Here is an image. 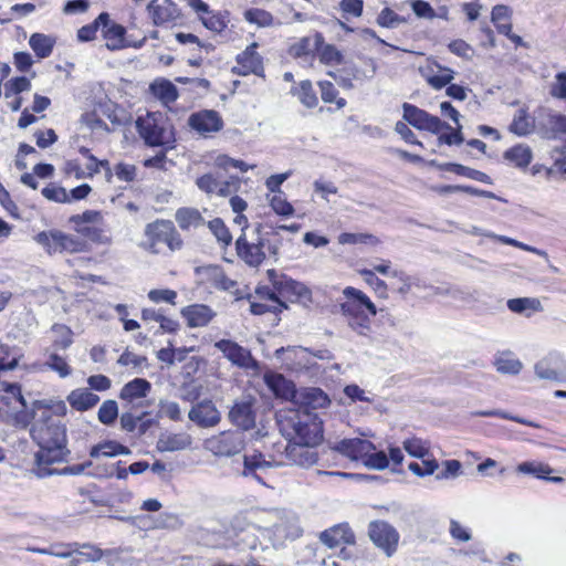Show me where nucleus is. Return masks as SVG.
<instances>
[{"instance_id": "obj_1", "label": "nucleus", "mask_w": 566, "mask_h": 566, "mask_svg": "<svg viewBox=\"0 0 566 566\" xmlns=\"http://www.w3.org/2000/svg\"><path fill=\"white\" fill-rule=\"evenodd\" d=\"M65 415L66 406L62 400H41L34 405L30 433L40 448L35 453V474L39 478L71 473L66 461V428L62 422Z\"/></svg>"}, {"instance_id": "obj_29", "label": "nucleus", "mask_w": 566, "mask_h": 566, "mask_svg": "<svg viewBox=\"0 0 566 566\" xmlns=\"http://www.w3.org/2000/svg\"><path fill=\"white\" fill-rule=\"evenodd\" d=\"M242 470L238 472L245 478H253L260 483H264L259 472L271 468V462L266 461L261 452L254 451L252 454L243 455Z\"/></svg>"}, {"instance_id": "obj_24", "label": "nucleus", "mask_w": 566, "mask_h": 566, "mask_svg": "<svg viewBox=\"0 0 566 566\" xmlns=\"http://www.w3.org/2000/svg\"><path fill=\"white\" fill-rule=\"evenodd\" d=\"M319 538L322 543L329 548H334L340 544H355V534L346 523L335 525L322 532Z\"/></svg>"}, {"instance_id": "obj_28", "label": "nucleus", "mask_w": 566, "mask_h": 566, "mask_svg": "<svg viewBox=\"0 0 566 566\" xmlns=\"http://www.w3.org/2000/svg\"><path fill=\"white\" fill-rule=\"evenodd\" d=\"M264 382L269 389L277 397L285 400L295 397V386L291 380H287L283 375L268 371L263 376Z\"/></svg>"}, {"instance_id": "obj_13", "label": "nucleus", "mask_w": 566, "mask_h": 566, "mask_svg": "<svg viewBox=\"0 0 566 566\" xmlns=\"http://www.w3.org/2000/svg\"><path fill=\"white\" fill-rule=\"evenodd\" d=\"M368 536L375 546L381 549L387 557H391L397 552L400 535L388 522H370L368 525Z\"/></svg>"}, {"instance_id": "obj_8", "label": "nucleus", "mask_w": 566, "mask_h": 566, "mask_svg": "<svg viewBox=\"0 0 566 566\" xmlns=\"http://www.w3.org/2000/svg\"><path fill=\"white\" fill-rule=\"evenodd\" d=\"M275 357L281 360L283 366L293 373L307 371L316 366L315 358L329 359L331 353L327 349L311 352L302 346L281 347L275 350Z\"/></svg>"}, {"instance_id": "obj_60", "label": "nucleus", "mask_w": 566, "mask_h": 566, "mask_svg": "<svg viewBox=\"0 0 566 566\" xmlns=\"http://www.w3.org/2000/svg\"><path fill=\"white\" fill-rule=\"evenodd\" d=\"M255 293L261 300H269L273 302V313L275 314L287 308V305L279 298L280 295L274 287L273 290L268 286L258 287Z\"/></svg>"}, {"instance_id": "obj_3", "label": "nucleus", "mask_w": 566, "mask_h": 566, "mask_svg": "<svg viewBox=\"0 0 566 566\" xmlns=\"http://www.w3.org/2000/svg\"><path fill=\"white\" fill-rule=\"evenodd\" d=\"M95 97L92 102L93 111L86 112L81 116L78 122V137L81 138H103L104 134L109 132V127L102 119L105 116L116 127L125 126L132 122V115L124 107L117 105L107 98L102 87H94Z\"/></svg>"}, {"instance_id": "obj_49", "label": "nucleus", "mask_w": 566, "mask_h": 566, "mask_svg": "<svg viewBox=\"0 0 566 566\" xmlns=\"http://www.w3.org/2000/svg\"><path fill=\"white\" fill-rule=\"evenodd\" d=\"M118 417V405L113 399L105 400L97 412V419L105 426H111Z\"/></svg>"}, {"instance_id": "obj_57", "label": "nucleus", "mask_w": 566, "mask_h": 566, "mask_svg": "<svg viewBox=\"0 0 566 566\" xmlns=\"http://www.w3.org/2000/svg\"><path fill=\"white\" fill-rule=\"evenodd\" d=\"M319 41H322L321 34H316L314 39L303 38L291 48V52L297 57L308 55L316 49Z\"/></svg>"}, {"instance_id": "obj_56", "label": "nucleus", "mask_w": 566, "mask_h": 566, "mask_svg": "<svg viewBox=\"0 0 566 566\" xmlns=\"http://www.w3.org/2000/svg\"><path fill=\"white\" fill-rule=\"evenodd\" d=\"M533 124L530 122L527 114L524 109H518L514 116L510 130L517 136H525L532 130Z\"/></svg>"}, {"instance_id": "obj_26", "label": "nucleus", "mask_w": 566, "mask_h": 566, "mask_svg": "<svg viewBox=\"0 0 566 566\" xmlns=\"http://www.w3.org/2000/svg\"><path fill=\"white\" fill-rule=\"evenodd\" d=\"M181 315L186 318L187 325L195 328L208 325L216 316V313L208 305L192 304L184 307Z\"/></svg>"}, {"instance_id": "obj_35", "label": "nucleus", "mask_w": 566, "mask_h": 566, "mask_svg": "<svg viewBox=\"0 0 566 566\" xmlns=\"http://www.w3.org/2000/svg\"><path fill=\"white\" fill-rule=\"evenodd\" d=\"M428 164L431 166H436L441 170L451 171L459 176H463V177H467V178H470V179H473V180H476L480 182L491 184V178L486 174H484L480 170H475L470 167L460 165V164H454V163L437 164L436 160H431Z\"/></svg>"}, {"instance_id": "obj_59", "label": "nucleus", "mask_w": 566, "mask_h": 566, "mask_svg": "<svg viewBox=\"0 0 566 566\" xmlns=\"http://www.w3.org/2000/svg\"><path fill=\"white\" fill-rule=\"evenodd\" d=\"M244 18L259 27H269L273 23V15L263 9H249L244 12Z\"/></svg>"}, {"instance_id": "obj_22", "label": "nucleus", "mask_w": 566, "mask_h": 566, "mask_svg": "<svg viewBox=\"0 0 566 566\" xmlns=\"http://www.w3.org/2000/svg\"><path fill=\"white\" fill-rule=\"evenodd\" d=\"M312 447L313 446L290 442L285 448V457L291 464L302 468H310L314 465L318 460L317 452L314 451Z\"/></svg>"}, {"instance_id": "obj_25", "label": "nucleus", "mask_w": 566, "mask_h": 566, "mask_svg": "<svg viewBox=\"0 0 566 566\" xmlns=\"http://www.w3.org/2000/svg\"><path fill=\"white\" fill-rule=\"evenodd\" d=\"M198 272L202 273L206 280L214 289L237 294L238 283L234 280L227 276L221 268L216 265H208L198 269Z\"/></svg>"}, {"instance_id": "obj_21", "label": "nucleus", "mask_w": 566, "mask_h": 566, "mask_svg": "<svg viewBox=\"0 0 566 566\" xmlns=\"http://www.w3.org/2000/svg\"><path fill=\"white\" fill-rule=\"evenodd\" d=\"M34 239L49 254L62 253L71 244V238L57 229L42 231Z\"/></svg>"}, {"instance_id": "obj_17", "label": "nucleus", "mask_w": 566, "mask_h": 566, "mask_svg": "<svg viewBox=\"0 0 566 566\" xmlns=\"http://www.w3.org/2000/svg\"><path fill=\"white\" fill-rule=\"evenodd\" d=\"M534 370L541 379L566 381V363L558 354H549L537 361Z\"/></svg>"}, {"instance_id": "obj_14", "label": "nucleus", "mask_w": 566, "mask_h": 566, "mask_svg": "<svg viewBox=\"0 0 566 566\" xmlns=\"http://www.w3.org/2000/svg\"><path fill=\"white\" fill-rule=\"evenodd\" d=\"M214 347L239 368L253 370L259 368V363L253 358L251 352L231 339H220Z\"/></svg>"}, {"instance_id": "obj_54", "label": "nucleus", "mask_w": 566, "mask_h": 566, "mask_svg": "<svg viewBox=\"0 0 566 566\" xmlns=\"http://www.w3.org/2000/svg\"><path fill=\"white\" fill-rule=\"evenodd\" d=\"M440 112L442 116L451 118L457 124V129H454L450 135L451 140L463 142V137L461 135V125L459 124V112L452 106L450 102H442L440 104Z\"/></svg>"}, {"instance_id": "obj_38", "label": "nucleus", "mask_w": 566, "mask_h": 566, "mask_svg": "<svg viewBox=\"0 0 566 566\" xmlns=\"http://www.w3.org/2000/svg\"><path fill=\"white\" fill-rule=\"evenodd\" d=\"M301 402L305 409H323L329 406L331 399L321 388L311 387L301 392Z\"/></svg>"}, {"instance_id": "obj_9", "label": "nucleus", "mask_w": 566, "mask_h": 566, "mask_svg": "<svg viewBox=\"0 0 566 566\" xmlns=\"http://www.w3.org/2000/svg\"><path fill=\"white\" fill-rule=\"evenodd\" d=\"M73 224L77 233L96 244L112 243V237L99 211L86 210L82 214L73 216Z\"/></svg>"}, {"instance_id": "obj_19", "label": "nucleus", "mask_w": 566, "mask_h": 566, "mask_svg": "<svg viewBox=\"0 0 566 566\" xmlns=\"http://www.w3.org/2000/svg\"><path fill=\"white\" fill-rule=\"evenodd\" d=\"M147 10L155 25L176 22L181 17L180 9L171 0H151Z\"/></svg>"}, {"instance_id": "obj_55", "label": "nucleus", "mask_w": 566, "mask_h": 566, "mask_svg": "<svg viewBox=\"0 0 566 566\" xmlns=\"http://www.w3.org/2000/svg\"><path fill=\"white\" fill-rule=\"evenodd\" d=\"M366 468L371 470H384L389 465V459L384 451H369L363 462Z\"/></svg>"}, {"instance_id": "obj_43", "label": "nucleus", "mask_w": 566, "mask_h": 566, "mask_svg": "<svg viewBox=\"0 0 566 566\" xmlns=\"http://www.w3.org/2000/svg\"><path fill=\"white\" fill-rule=\"evenodd\" d=\"M99 401V397L88 388H78L73 390V409L86 411L94 408Z\"/></svg>"}, {"instance_id": "obj_6", "label": "nucleus", "mask_w": 566, "mask_h": 566, "mask_svg": "<svg viewBox=\"0 0 566 566\" xmlns=\"http://www.w3.org/2000/svg\"><path fill=\"white\" fill-rule=\"evenodd\" d=\"M281 431L290 442L316 446L323 440V422L307 410L290 411L280 420Z\"/></svg>"}, {"instance_id": "obj_42", "label": "nucleus", "mask_w": 566, "mask_h": 566, "mask_svg": "<svg viewBox=\"0 0 566 566\" xmlns=\"http://www.w3.org/2000/svg\"><path fill=\"white\" fill-rule=\"evenodd\" d=\"M151 93L163 103H172L178 98L177 87L168 80L155 81L150 84Z\"/></svg>"}, {"instance_id": "obj_47", "label": "nucleus", "mask_w": 566, "mask_h": 566, "mask_svg": "<svg viewBox=\"0 0 566 566\" xmlns=\"http://www.w3.org/2000/svg\"><path fill=\"white\" fill-rule=\"evenodd\" d=\"M504 158L517 167H525L531 163L532 151L528 147L517 144L505 151Z\"/></svg>"}, {"instance_id": "obj_12", "label": "nucleus", "mask_w": 566, "mask_h": 566, "mask_svg": "<svg viewBox=\"0 0 566 566\" xmlns=\"http://www.w3.org/2000/svg\"><path fill=\"white\" fill-rule=\"evenodd\" d=\"M135 124L144 142H170V127L161 113L148 112L144 116H138Z\"/></svg>"}, {"instance_id": "obj_63", "label": "nucleus", "mask_w": 566, "mask_h": 566, "mask_svg": "<svg viewBox=\"0 0 566 566\" xmlns=\"http://www.w3.org/2000/svg\"><path fill=\"white\" fill-rule=\"evenodd\" d=\"M209 229L217 238V240L226 245L230 244L232 241V235L229 229L226 227L224 222L220 218H216L209 221Z\"/></svg>"}, {"instance_id": "obj_48", "label": "nucleus", "mask_w": 566, "mask_h": 566, "mask_svg": "<svg viewBox=\"0 0 566 566\" xmlns=\"http://www.w3.org/2000/svg\"><path fill=\"white\" fill-rule=\"evenodd\" d=\"M516 471L523 474H531L537 479H547V475L553 472V469L543 462L525 461L516 467Z\"/></svg>"}, {"instance_id": "obj_18", "label": "nucleus", "mask_w": 566, "mask_h": 566, "mask_svg": "<svg viewBox=\"0 0 566 566\" xmlns=\"http://www.w3.org/2000/svg\"><path fill=\"white\" fill-rule=\"evenodd\" d=\"M534 122L537 127L552 137L566 135V115L549 108H539Z\"/></svg>"}, {"instance_id": "obj_44", "label": "nucleus", "mask_w": 566, "mask_h": 566, "mask_svg": "<svg viewBox=\"0 0 566 566\" xmlns=\"http://www.w3.org/2000/svg\"><path fill=\"white\" fill-rule=\"evenodd\" d=\"M175 218L182 230L197 228L203 223L201 213L195 208H180L176 211Z\"/></svg>"}, {"instance_id": "obj_36", "label": "nucleus", "mask_w": 566, "mask_h": 566, "mask_svg": "<svg viewBox=\"0 0 566 566\" xmlns=\"http://www.w3.org/2000/svg\"><path fill=\"white\" fill-rule=\"evenodd\" d=\"M493 365L500 374L504 375H517L523 368L522 361L510 350L497 353Z\"/></svg>"}, {"instance_id": "obj_10", "label": "nucleus", "mask_w": 566, "mask_h": 566, "mask_svg": "<svg viewBox=\"0 0 566 566\" xmlns=\"http://www.w3.org/2000/svg\"><path fill=\"white\" fill-rule=\"evenodd\" d=\"M403 119L413 127L422 130H428L434 134H440L438 142H452L451 136L444 134L451 127L442 122L438 116L431 115L424 109H421L412 104L405 103Z\"/></svg>"}, {"instance_id": "obj_40", "label": "nucleus", "mask_w": 566, "mask_h": 566, "mask_svg": "<svg viewBox=\"0 0 566 566\" xmlns=\"http://www.w3.org/2000/svg\"><path fill=\"white\" fill-rule=\"evenodd\" d=\"M132 451L128 447L120 444L117 441L114 440H107L102 443H98L97 446H94L91 451L90 455L92 458H97L99 455L104 457H115L119 454L128 455Z\"/></svg>"}, {"instance_id": "obj_58", "label": "nucleus", "mask_w": 566, "mask_h": 566, "mask_svg": "<svg viewBox=\"0 0 566 566\" xmlns=\"http://www.w3.org/2000/svg\"><path fill=\"white\" fill-rule=\"evenodd\" d=\"M273 211L283 217H290L294 213L293 206L286 200L283 193H275L269 198Z\"/></svg>"}, {"instance_id": "obj_2", "label": "nucleus", "mask_w": 566, "mask_h": 566, "mask_svg": "<svg viewBox=\"0 0 566 566\" xmlns=\"http://www.w3.org/2000/svg\"><path fill=\"white\" fill-rule=\"evenodd\" d=\"M250 528L254 538L244 539L251 549L259 546L264 549L263 541L271 543L275 548L284 545L286 541H294L302 536L303 528L298 515L286 509H258L250 513Z\"/></svg>"}, {"instance_id": "obj_11", "label": "nucleus", "mask_w": 566, "mask_h": 566, "mask_svg": "<svg viewBox=\"0 0 566 566\" xmlns=\"http://www.w3.org/2000/svg\"><path fill=\"white\" fill-rule=\"evenodd\" d=\"M268 276L281 297L290 302H297L308 306L312 300V291L304 283L295 281L284 274H277L275 270H268Z\"/></svg>"}, {"instance_id": "obj_39", "label": "nucleus", "mask_w": 566, "mask_h": 566, "mask_svg": "<svg viewBox=\"0 0 566 566\" xmlns=\"http://www.w3.org/2000/svg\"><path fill=\"white\" fill-rule=\"evenodd\" d=\"M55 39L44 33H33L29 39V45L38 59H45L52 54Z\"/></svg>"}, {"instance_id": "obj_20", "label": "nucleus", "mask_w": 566, "mask_h": 566, "mask_svg": "<svg viewBox=\"0 0 566 566\" xmlns=\"http://www.w3.org/2000/svg\"><path fill=\"white\" fill-rule=\"evenodd\" d=\"M189 419L201 428L214 427L220 422V412L211 400H203L195 405L189 413Z\"/></svg>"}, {"instance_id": "obj_31", "label": "nucleus", "mask_w": 566, "mask_h": 566, "mask_svg": "<svg viewBox=\"0 0 566 566\" xmlns=\"http://www.w3.org/2000/svg\"><path fill=\"white\" fill-rule=\"evenodd\" d=\"M229 418L242 430H249L255 423L252 405L249 401L235 402L229 412Z\"/></svg>"}, {"instance_id": "obj_7", "label": "nucleus", "mask_w": 566, "mask_h": 566, "mask_svg": "<svg viewBox=\"0 0 566 566\" xmlns=\"http://www.w3.org/2000/svg\"><path fill=\"white\" fill-rule=\"evenodd\" d=\"M145 241L140 247L153 254L161 252L160 247L167 245L170 251L180 250L182 240L170 220H156L146 224L144 230Z\"/></svg>"}, {"instance_id": "obj_27", "label": "nucleus", "mask_w": 566, "mask_h": 566, "mask_svg": "<svg viewBox=\"0 0 566 566\" xmlns=\"http://www.w3.org/2000/svg\"><path fill=\"white\" fill-rule=\"evenodd\" d=\"M237 64L233 71L239 75L259 74L263 70L261 57L255 51V44L248 46L237 56Z\"/></svg>"}, {"instance_id": "obj_53", "label": "nucleus", "mask_w": 566, "mask_h": 566, "mask_svg": "<svg viewBox=\"0 0 566 566\" xmlns=\"http://www.w3.org/2000/svg\"><path fill=\"white\" fill-rule=\"evenodd\" d=\"M31 88V82L25 76H17L4 84V97L10 98Z\"/></svg>"}, {"instance_id": "obj_32", "label": "nucleus", "mask_w": 566, "mask_h": 566, "mask_svg": "<svg viewBox=\"0 0 566 566\" xmlns=\"http://www.w3.org/2000/svg\"><path fill=\"white\" fill-rule=\"evenodd\" d=\"M70 343L71 338L69 335L61 340H55L53 344L52 353L50 354L48 361L44 364L52 370L56 371L60 377H66L69 375V365L65 360V357L59 354V350H65Z\"/></svg>"}, {"instance_id": "obj_50", "label": "nucleus", "mask_w": 566, "mask_h": 566, "mask_svg": "<svg viewBox=\"0 0 566 566\" xmlns=\"http://www.w3.org/2000/svg\"><path fill=\"white\" fill-rule=\"evenodd\" d=\"M403 449L413 458L423 459L430 450L428 441L412 437L403 441Z\"/></svg>"}, {"instance_id": "obj_5", "label": "nucleus", "mask_w": 566, "mask_h": 566, "mask_svg": "<svg viewBox=\"0 0 566 566\" xmlns=\"http://www.w3.org/2000/svg\"><path fill=\"white\" fill-rule=\"evenodd\" d=\"M261 230L262 224L258 223L250 234L242 232L235 241L238 256L250 268H259L265 261V249L274 261L279 260L281 238L270 240Z\"/></svg>"}, {"instance_id": "obj_51", "label": "nucleus", "mask_w": 566, "mask_h": 566, "mask_svg": "<svg viewBox=\"0 0 566 566\" xmlns=\"http://www.w3.org/2000/svg\"><path fill=\"white\" fill-rule=\"evenodd\" d=\"M107 23H108V13L103 12L97 17V19L94 22L82 27L77 31V39L82 42L90 41V40L94 39V36L98 30V27L101 24L103 27H106Z\"/></svg>"}, {"instance_id": "obj_33", "label": "nucleus", "mask_w": 566, "mask_h": 566, "mask_svg": "<svg viewBox=\"0 0 566 566\" xmlns=\"http://www.w3.org/2000/svg\"><path fill=\"white\" fill-rule=\"evenodd\" d=\"M151 391V384L145 378H135L125 384L119 392V398L128 402L145 398Z\"/></svg>"}, {"instance_id": "obj_45", "label": "nucleus", "mask_w": 566, "mask_h": 566, "mask_svg": "<svg viewBox=\"0 0 566 566\" xmlns=\"http://www.w3.org/2000/svg\"><path fill=\"white\" fill-rule=\"evenodd\" d=\"M124 35L125 28L119 24L111 23L108 21L106 27H103V36L106 40V48L109 50H118L123 48Z\"/></svg>"}, {"instance_id": "obj_37", "label": "nucleus", "mask_w": 566, "mask_h": 566, "mask_svg": "<svg viewBox=\"0 0 566 566\" xmlns=\"http://www.w3.org/2000/svg\"><path fill=\"white\" fill-rule=\"evenodd\" d=\"M507 308L516 314H523L530 317L533 313L542 312L543 305L536 297H516L510 298L506 303Z\"/></svg>"}, {"instance_id": "obj_41", "label": "nucleus", "mask_w": 566, "mask_h": 566, "mask_svg": "<svg viewBox=\"0 0 566 566\" xmlns=\"http://www.w3.org/2000/svg\"><path fill=\"white\" fill-rule=\"evenodd\" d=\"M103 553L99 548L90 544H73V566L81 563L99 560Z\"/></svg>"}, {"instance_id": "obj_30", "label": "nucleus", "mask_w": 566, "mask_h": 566, "mask_svg": "<svg viewBox=\"0 0 566 566\" xmlns=\"http://www.w3.org/2000/svg\"><path fill=\"white\" fill-rule=\"evenodd\" d=\"M192 443V438L186 432L161 434L157 441V449L163 452L185 450Z\"/></svg>"}, {"instance_id": "obj_15", "label": "nucleus", "mask_w": 566, "mask_h": 566, "mask_svg": "<svg viewBox=\"0 0 566 566\" xmlns=\"http://www.w3.org/2000/svg\"><path fill=\"white\" fill-rule=\"evenodd\" d=\"M209 449L220 457H232L244 448V434L241 431H226L209 440Z\"/></svg>"}, {"instance_id": "obj_61", "label": "nucleus", "mask_w": 566, "mask_h": 566, "mask_svg": "<svg viewBox=\"0 0 566 566\" xmlns=\"http://www.w3.org/2000/svg\"><path fill=\"white\" fill-rule=\"evenodd\" d=\"M376 21L377 24L382 28L394 29L397 28L399 24L403 23L405 19L397 14L390 8H385L380 11Z\"/></svg>"}, {"instance_id": "obj_64", "label": "nucleus", "mask_w": 566, "mask_h": 566, "mask_svg": "<svg viewBox=\"0 0 566 566\" xmlns=\"http://www.w3.org/2000/svg\"><path fill=\"white\" fill-rule=\"evenodd\" d=\"M551 156L554 161L555 170L566 175V144H562L560 146L555 147L552 150Z\"/></svg>"}, {"instance_id": "obj_16", "label": "nucleus", "mask_w": 566, "mask_h": 566, "mask_svg": "<svg viewBox=\"0 0 566 566\" xmlns=\"http://www.w3.org/2000/svg\"><path fill=\"white\" fill-rule=\"evenodd\" d=\"M331 449L352 461L363 462L365 455H367V452L375 451L376 447L373 442L366 439L348 438L335 442Z\"/></svg>"}, {"instance_id": "obj_34", "label": "nucleus", "mask_w": 566, "mask_h": 566, "mask_svg": "<svg viewBox=\"0 0 566 566\" xmlns=\"http://www.w3.org/2000/svg\"><path fill=\"white\" fill-rule=\"evenodd\" d=\"M85 163H80L78 159L73 161V175L76 178H85L92 177L95 172L98 171L99 167L106 168V177L109 180L111 178V169L108 167V161L101 160L98 161L94 156H84Z\"/></svg>"}, {"instance_id": "obj_52", "label": "nucleus", "mask_w": 566, "mask_h": 566, "mask_svg": "<svg viewBox=\"0 0 566 566\" xmlns=\"http://www.w3.org/2000/svg\"><path fill=\"white\" fill-rule=\"evenodd\" d=\"M338 243L340 244H371L376 245L379 240L373 234L368 233H348L344 232L338 235Z\"/></svg>"}, {"instance_id": "obj_46", "label": "nucleus", "mask_w": 566, "mask_h": 566, "mask_svg": "<svg viewBox=\"0 0 566 566\" xmlns=\"http://www.w3.org/2000/svg\"><path fill=\"white\" fill-rule=\"evenodd\" d=\"M431 294L433 295H442L450 296L451 298L464 303H469L475 301L473 293L463 290L462 287L454 285L447 286H431Z\"/></svg>"}, {"instance_id": "obj_4", "label": "nucleus", "mask_w": 566, "mask_h": 566, "mask_svg": "<svg viewBox=\"0 0 566 566\" xmlns=\"http://www.w3.org/2000/svg\"><path fill=\"white\" fill-rule=\"evenodd\" d=\"M345 301L339 304L340 313L347 326L360 336L369 337L371 334V318L377 314L395 325L394 317L386 310H377L371 300L360 290L347 286L343 290Z\"/></svg>"}, {"instance_id": "obj_23", "label": "nucleus", "mask_w": 566, "mask_h": 566, "mask_svg": "<svg viewBox=\"0 0 566 566\" xmlns=\"http://www.w3.org/2000/svg\"><path fill=\"white\" fill-rule=\"evenodd\" d=\"M188 123L191 128L201 134L219 132L222 128V119L216 111L195 113L189 117Z\"/></svg>"}, {"instance_id": "obj_62", "label": "nucleus", "mask_w": 566, "mask_h": 566, "mask_svg": "<svg viewBox=\"0 0 566 566\" xmlns=\"http://www.w3.org/2000/svg\"><path fill=\"white\" fill-rule=\"evenodd\" d=\"M306 107L312 108L317 104L316 94L313 91L312 83L310 81H303L295 93Z\"/></svg>"}]
</instances>
